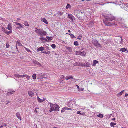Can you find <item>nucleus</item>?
I'll return each mask as SVG.
<instances>
[{
    "instance_id": "obj_1",
    "label": "nucleus",
    "mask_w": 128,
    "mask_h": 128,
    "mask_svg": "<svg viewBox=\"0 0 128 128\" xmlns=\"http://www.w3.org/2000/svg\"><path fill=\"white\" fill-rule=\"evenodd\" d=\"M103 16L105 18V19L103 20V22L106 25L110 26L112 24L115 26H118V24H120L117 20H115L114 22H112L113 20H115V18L111 14L107 15L104 14Z\"/></svg>"
},
{
    "instance_id": "obj_2",
    "label": "nucleus",
    "mask_w": 128,
    "mask_h": 128,
    "mask_svg": "<svg viewBox=\"0 0 128 128\" xmlns=\"http://www.w3.org/2000/svg\"><path fill=\"white\" fill-rule=\"evenodd\" d=\"M50 112L54 111L55 112L59 111L60 107L57 104H53L50 103Z\"/></svg>"
},
{
    "instance_id": "obj_3",
    "label": "nucleus",
    "mask_w": 128,
    "mask_h": 128,
    "mask_svg": "<svg viewBox=\"0 0 128 128\" xmlns=\"http://www.w3.org/2000/svg\"><path fill=\"white\" fill-rule=\"evenodd\" d=\"M35 32L38 34L40 36L42 37L46 36L47 34V32L42 29H38L36 28L34 29Z\"/></svg>"
},
{
    "instance_id": "obj_4",
    "label": "nucleus",
    "mask_w": 128,
    "mask_h": 128,
    "mask_svg": "<svg viewBox=\"0 0 128 128\" xmlns=\"http://www.w3.org/2000/svg\"><path fill=\"white\" fill-rule=\"evenodd\" d=\"M120 6L122 8L126 11H128V4L123 3L120 4Z\"/></svg>"
},
{
    "instance_id": "obj_5",
    "label": "nucleus",
    "mask_w": 128,
    "mask_h": 128,
    "mask_svg": "<svg viewBox=\"0 0 128 128\" xmlns=\"http://www.w3.org/2000/svg\"><path fill=\"white\" fill-rule=\"evenodd\" d=\"M75 103V102L73 101L68 102L67 105L68 107L72 108L73 105Z\"/></svg>"
},
{
    "instance_id": "obj_6",
    "label": "nucleus",
    "mask_w": 128,
    "mask_h": 128,
    "mask_svg": "<svg viewBox=\"0 0 128 128\" xmlns=\"http://www.w3.org/2000/svg\"><path fill=\"white\" fill-rule=\"evenodd\" d=\"M92 43L93 44L96 46L99 47H101V46L98 43L97 40H93Z\"/></svg>"
},
{
    "instance_id": "obj_7",
    "label": "nucleus",
    "mask_w": 128,
    "mask_h": 128,
    "mask_svg": "<svg viewBox=\"0 0 128 128\" xmlns=\"http://www.w3.org/2000/svg\"><path fill=\"white\" fill-rule=\"evenodd\" d=\"M16 25L17 26H19L16 27V29H20L21 28H24V26L22 24L17 22H15Z\"/></svg>"
},
{
    "instance_id": "obj_8",
    "label": "nucleus",
    "mask_w": 128,
    "mask_h": 128,
    "mask_svg": "<svg viewBox=\"0 0 128 128\" xmlns=\"http://www.w3.org/2000/svg\"><path fill=\"white\" fill-rule=\"evenodd\" d=\"M15 92V91L13 90H9V92L7 94V96H9L14 94Z\"/></svg>"
},
{
    "instance_id": "obj_9",
    "label": "nucleus",
    "mask_w": 128,
    "mask_h": 128,
    "mask_svg": "<svg viewBox=\"0 0 128 128\" xmlns=\"http://www.w3.org/2000/svg\"><path fill=\"white\" fill-rule=\"evenodd\" d=\"M8 27L6 28L10 31H12V24H9L8 26Z\"/></svg>"
},
{
    "instance_id": "obj_10",
    "label": "nucleus",
    "mask_w": 128,
    "mask_h": 128,
    "mask_svg": "<svg viewBox=\"0 0 128 128\" xmlns=\"http://www.w3.org/2000/svg\"><path fill=\"white\" fill-rule=\"evenodd\" d=\"M33 63L35 64L38 65L39 67H41L42 66V65L41 64H40L39 62H38V61L34 60H33Z\"/></svg>"
},
{
    "instance_id": "obj_11",
    "label": "nucleus",
    "mask_w": 128,
    "mask_h": 128,
    "mask_svg": "<svg viewBox=\"0 0 128 128\" xmlns=\"http://www.w3.org/2000/svg\"><path fill=\"white\" fill-rule=\"evenodd\" d=\"M28 94L29 96L31 97H32L34 95V92L32 91H28Z\"/></svg>"
},
{
    "instance_id": "obj_12",
    "label": "nucleus",
    "mask_w": 128,
    "mask_h": 128,
    "mask_svg": "<svg viewBox=\"0 0 128 128\" xmlns=\"http://www.w3.org/2000/svg\"><path fill=\"white\" fill-rule=\"evenodd\" d=\"M68 18L70 19L72 21H73V18H74V16H73L71 14H69L68 15Z\"/></svg>"
},
{
    "instance_id": "obj_13",
    "label": "nucleus",
    "mask_w": 128,
    "mask_h": 128,
    "mask_svg": "<svg viewBox=\"0 0 128 128\" xmlns=\"http://www.w3.org/2000/svg\"><path fill=\"white\" fill-rule=\"evenodd\" d=\"M46 38H47L46 42H50L53 39L52 37H50L48 36H47Z\"/></svg>"
},
{
    "instance_id": "obj_14",
    "label": "nucleus",
    "mask_w": 128,
    "mask_h": 128,
    "mask_svg": "<svg viewBox=\"0 0 128 128\" xmlns=\"http://www.w3.org/2000/svg\"><path fill=\"white\" fill-rule=\"evenodd\" d=\"M74 79V78L72 76H68L66 78V79L67 80H68L69 79L72 80Z\"/></svg>"
},
{
    "instance_id": "obj_15",
    "label": "nucleus",
    "mask_w": 128,
    "mask_h": 128,
    "mask_svg": "<svg viewBox=\"0 0 128 128\" xmlns=\"http://www.w3.org/2000/svg\"><path fill=\"white\" fill-rule=\"evenodd\" d=\"M41 21H42L46 24H48V22L45 18L41 19Z\"/></svg>"
},
{
    "instance_id": "obj_16",
    "label": "nucleus",
    "mask_w": 128,
    "mask_h": 128,
    "mask_svg": "<svg viewBox=\"0 0 128 128\" xmlns=\"http://www.w3.org/2000/svg\"><path fill=\"white\" fill-rule=\"evenodd\" d=\"M98 63L99 62L98 61L94 60L93 61V64L92 66H96V64H98Z\"/></svg>"
},
{
    "instance_id": "obj_17",
    "label": "nucleus",
    "mask_w": 128,
    "mask_h": 128,
    "mask_svg": "<svg viewBox=\"0 0 128 128\" xmlns=\"http://www.w3.org/2000/svg\"><path fill=\"white\" fill-rule=\"evenodd\" d=\"M20 113L18 112H17L16 113V116L20 120H22L21 117L20 116Z\"/></svg>"
},
{
    "instance_id": "obj_18",
    "label": "nucleus",
    "mask_w": 128,
    "mask_h": 128,
    "mask_svg": "<svg viewBox=\"0 0 128 128\" xmlns=\"http://www.w3.org/2000/svg\"><path fill=\"white\" fill-rule=\"evenodd\" d=\"M44 47L41 46L37 49L38 52L43 51L44 50Z\"/></svg>"
},
{
    "instance_id": "obj_19",
    "label": "nucleus",
    "mask_w": 128,
    "mask_h": 128,
    "mask_svg": "<svg viewBox=\"0 0 128 128\" xmlns=\"http://www.w3.org/2000/svg\"><path fill=\"white\" fill-rule=\"evenodd\" d=\"M81 112V111H79L77 112V114H78L81 115L82 116H84L86 115V114L84 113V112H82V113Z\"/></svg>"
},
{
    "instance_id": "obj_20",
    "label": "nucleus",
    "mask_w": 128,
    "mask_h": 128,
    "mask_svg": "<svg viewBox=\"0 0 128 128\" xmlns=\"http://www.w3.org/2000/svg\"><path fill=\"white\" fill-rule=\"evenodd\" d=\"M38 100L39 102L41 103L44 101L45 100V99L43 98V99L42 100L39 97H38Z\"/></svg>"
},
{
    "instance_id": "obj_21",
    "label": "nucleus",
    "mask_w": 128,
    "mask_h": 128,
    "mask_svg": "<svg viewBox=\"0 0 128 128\" xmlns=\"http://www.w3.org/2000/svg\"><path fill=\"white\" fill-rule=\"evenodd\" d=\"M81 109L84 110V113L85 114L87 112L88 110L85 107H83L81 108Z\"/></svg>"
},
{
    "instance_id": "obj_22",
    "label": "nucleus",
    "mask_w": 128,
    "mask_h": 128,
    "mask_svg": "<svg viewBox=\"0 0 128 128\" xmlns=\"http://www.w3.org/2000/svg\"><path fill=\"white\" fill-rule=\"evenodd\" d=\"M23 77H24L26 78L28 80H30V76H29L27 74H25L23 75Z\"/></svg>"
},
{
    "instance_id": "obj_23",
    "label": "nucleus",
    "mask_w": 128,
    "mask_h": 128,
    "mask_svg": "<svg viewBox=\"0 0 128 128\" xmlns=\"http://www.w3.org/2000/svg\"><path fill=\"white\" fill-rule=\"evenodd\" d=\"M14 76L18 78H21L23 77V75L18 74H15Z\"/></svg>"
},
{
    "instance_id": "obj_24",
    "label": "nucleus",
    "mask_w": 128,
    "mask_h": 128,
    "mask_svg": "<svg viewBox=\"0 0 128 128\" xmlns=\"http://www.w3.org/2000/svg\"><path fill=\"white\" fill-rule=\"evenodd\" d=\"M125 91L124 90H122V91L120 92L119 94H118L117 96L118 97L120 96L121 95H122L123 93Z\"/></svg>"
},
{
    "instance_id": "obj_25",
    "label": "nucleus",
    "mask_w": 128,
    "mask_h": 128,
    "mask_svg": "<svg viewBox=\"0 0 128 128\" xmlns=\"http://www.w3.org/2000/svg\"><path fill=\"white\" fill-rule=\"evenodd\" d=\"M4 33H5L7 35H8L12 33V31H7V30H6L4 32Z\"/></svg>"
},
{
    "instance_id": "obj_26",
    "label": "nucleus",
    "mask_w": 128,
    "mask_h": 128,
    "mask_svg": "<svg viewBox=\"0 0 128 128\" xmlns=\"http://www.w3.org/2000/svg\"><path fill=\"white\" fill-rule=\"evenodd\" d=\"M90 66V65L89 63L87 62L85 63V67H89Z\"/></svg>"
},
{
    "instance_id": "obj_27",
    "label": "nucleus",
    "mask_w": 128,
    "mask_h": 128,
    "mask_svg": "<svg viewBox=\"0 0 128 128\" xmlns=\"http://www.w3.org/2000/svg\"><path fill=\"white\" fill-rule=\"evenodd\" d=\"M66 48L70 52H72V49L71 48L68 47H66Z\"/></svg>"
},
{
    "instance_id": "obj_28",
    "label": "nucleus",
    "mask_w": 128,
    "mask_h": 128,
    "mask_svg": "<svg viewBox=\"0 0 128 128\" xmlns=\"http://www.w3.org/2000/svg\"><path fill=\"white\" fill-rule=\"evenodd\" d=\"M68 108L67 107H65L63 108L62 110H61L62 112H64L65 110H67Z\"/></svg>"
},
{
    "instance_id": "obj_29",
    "label": "nucleus",
    "mask_w": 128,
    "mask_h": 128,
    "mask_svg": "<svg viewBox=\"0 0 128 128\" xmlns=\"http://www.w3.org/2000/svg\"><path fill=\"white\" fill-rule=\"evenodd\" d=\"M71 6L69 4H68L67 6L66 7V9H68L69 8L70 9L71 8Z\"/></svg>"
},
{
    "instance_id": "obj_30",
    "label": "nucleus",
    "mask_w": 128,
    "mask_h": 128,
    "mask_svg": "<svg viewBox=\"0 0 128 128\" xmlns=\"http://www.w3.org/2000/svg\"><path fill=\"white\" fill-rule=\"evenodd\" d=\"M40 39L42 42H43V40H45L46 42L47 38H40Z\"/></svg>"
},
{
    "instance_id": "obj_31",
    "label": "nucleus",
    "mask_w": 128,
    "mask_h": 128,
    "mask_svg": "<svg viewBox=\"0 0 128 128\" xmlns=\"http://www.w3.org/2000/svg\"><path fill=\"white\" fill-rule=\"evenodd\" d=\"M24 25L26 26H29V25L27 22H25L24 23Z\"/></svg>"
},
{
    "instance_id": "obj_32",
    "label": "nucleus",
    "mask_w": 128,
    "mask_h": 128,
    "mask_svg": "<svg viewBox=\"0 0 128 128\" xmlns=\"http://www.w3.org/2000/svg\"><path fill=\"white\" fill-rule=\"evenodd\" d=\"M24 48L25 50L28 52H32V51H31L30 49L26 48V47H24Z\"/></svg>"
},
{
    "instance_id": "obj_33",
    "label": "nucleus",
    "mask_w": 128,
    "mask_h": 128,
    "mask_svg": "<svg viewBox=\"0 0 128 128\" xmlns=\"http://www.w3.org/2000/svg\"><path fill=\"white\" fill-rule=\"evenodd\" d=\"M86 54L85 52H81V54H80V55L83 56H85L86 55Z\"/></svg>"
},
{
    "instance_id": "obj_34",
    "label": "nucleus",
    "mask_w": 128,
    "mask_h": 128,
    "mask_svg": "<svg viewBox=\"0 0 128 128\" xmlns=\"http://www.w3.org/2000/svg\"><path fill=\"white\" fill-rule=\"evenodd\" d=\"M116 123H114V122H112L110 124V126L111 127L114 126L116 125Z\"/></svg>"
},
{
    "instance_id": "obj_35",
    "label": "nucleus",
    "mask_w": 128,
    "mask_h": 128,
    "mask_svg": "<svg viewBox=\"0 0 128 128\" xmlns=\"http://www.w3.org/2000/svg\"><path fill=\"white\" fill-rule=\"evenodd\" d=\"M32 78L34 80L36 79V74H34L32 75Z\"/></svg>"
},
{
    "instance_id": "obj_36",
    "label": "nucleus",
    "mask_w": 128,
    "mask_h": 128,
    "mask_svg": "<svg viewBox=\"0 0 128 128\" xmlns=\"http://www.w3.org/2000/svg\"><path fill=\"white\" fill-rule=\"evenodd\" d=\"M74 44L76 46H78L79 45V44L77 41L75 42L74 43Z\"/></svg>"
},
{
    "instance_id": "obj_37",
    "label": "nucleus",
    "mask_w": 128,
    "mask_h": 128,
    "mask_svg": "<svg viewBox=\"0 0 128 128\" xmlns=\"http://www.w3.org/2000/svg\"><path fill=\"white\" fill-rule=\"evenodd\" d=\"M76 55H80V54H81V52L76 51Z\"/></svg>"
},
{
    "instance_id": "obj_38",
    "label": "nucleus",
    "mask_w": 128,
    "mask_h": 128,
    "mask_svg": "<svg viewBox=\"0 0 128 128\" xmlns=\"http://www.w3.org/2000/svg\"><path fill=\"white\" fill-rule=\"evenodd\" d=\"M126 50V49L124 48H122L120 49V51L124 52Z\"/></svg>"
},
{
    "instance_id": "obj_39",
    "label": "nucleus",
    "mask_w": 128,
    "mask_h": 128,
    "mask_svg": "<svg viewBox=\"0 0 128 128\" xmlns=\"http://www.w3.org/2000/svg\"><path fill=\"white\" fill-rule=\"evenodd\" d=\"M98 116V117L102 118H103L104 117L103 115L101 114H100Z\"/></svg>"
},
{
    "instance_id": "obj_40",
    "label": "nucleus",
    "mask_w": 128,
    "mask_h": 128,
    "mask_svg": "<svg viewBox=\"0 0 128 128\" xmlns=\"http://www.w3.org/2000/svg\"><path fill=\"white\" fill-rule=\"evenodd\" d=\"M16 43L17 44H18V45L19 46H22V44H21V43L20 42H19L18 41H17Z\"/></svg>"
},
{
    "instance_id": "obj_41",
    "label": "nucleus",
    "mask_w": 128,
    "mask_h": 128,
    "mask_svg": "<svg viewBox=\"0 0 128 128\" xmlns=\"http://www.w3.org/2000/svg\"><path fill=\"white\" fill-rule=\"evenodd\" d=\"M82 38V36L81 35H80L78 36V39L80 40H81V39Z\"/></svg>"
},
{
    "instance_id": "obj_42",
    "label": "nucleus",
    "mask_w": 128,
    "mask_h": 128,
    "mask_svg": "<svg viewBox=\"0 0 128 128\" xmlns=\"http://www.w3.org/2000/svg\"><path fill=\"white\" fill-rule=\"evenodd\" d=\"M85 63H81L80 64V66H81L85 67Z\"/></svg>"
},
{
    "instance_id": "obj_43",
    "label": "nucleus",
    "mask_w": 128,
    "mask_h": 128,
    "mask_svg": "<svg viewBox=\"0 0 128 128\" xmlns=\"http://www.w3.org/2000/svg\"><path fill=\"white\" fill-rule=\"evenodd\" d=\"M45 74L44 73H41L39 74V77H41L42 76H44Z\"/></svg>"
},
{
    "instance_id": "obj_44",
    "label": "nucleus",
    "mask_w": 128,
    "mask_h": 128,
    "mask_svg": "<svg viewBox=\"0 0 128 128\" xmlns=\"http://www.w3.org/2000/svg\"><path fill=\"white\" fill-rule=\"evenodd\" d=\"M52 47L54 49L56 47V45L54 44H52Z\"/></svg>"
},
{
    "instance_id": "obj_45",
    "label": "nucleus",
    "mask_w": 128,
    "mask_h": 128,
    "mask_svg": "<svg viewBox=\"0 0 128 128\" xmlns=\"http://www.w3.org/2000/svg\"><path fill=\"white\" fill-rule=\"evenodd\" d=\"M84 90V88H80L79 90L78 91L79 92H80L81 91H83Z\"/></svg>"
},
{
    "instance_id": "obj_46",
    "label": "nucleus",
    "mask_w": 128,
    "mask_h": 128,
    "mask_svg": "<svg viewBox=\"0 0 128 128\" xmlns=\"http://www.w3.org/2000/svg\"><path fill=\"white\" fill-rule=\"evenodd\" d=\"M71 38H76V37L74 36V35L72 34V35L71 36Z\"/></svg>"
},
{
    "instance_id": "obj_47",
    "label": "nucleus",
    "mask_w": 128,
    "mask_h": 128,
    "mask_svg": "<svg viewBox=\"0 0 128 128\" xmlns=\"http://www.w3.org/2000/svg\"><path fill=\"white\" fill-rule=\"evenodd\" d=\"M2 31L4 32L6 30L3 27H2Z\"/></svg>"
},
{
    "instance_id": "obj_48",
    "label": "nucleus",
    "mask_w": 128,
    "mask_h": 128,
    "mask_svg": "<svg viewBox=\"0 0 128 128\" xmlns=\"http://www.w3.org/2000/svg\"><path fill=\"white\" fill-rule=\"evenodd\" d=\"M121 40L120 42V43L122 44H123V40L122 39V37L121 38Z\"/></svg>"
},
{
    "instance_id": "obj_49",
    "label": "nucleus",
    "mask_w": 128,
    "mask_h": 128,
    "mask_svg": "<svg viewBox=\"0 0 128 128\" xmlns=\"http://www.w3.org/2000/svg\"><path fill=\"white\" fill-rule=\"evenodd\" d=\"M58 14L60 15V16H62L63 14V13H62L61 12H59L58 13Z\"/></svg>"
},
{
    "instance_id": "obj_50",
    "label": "nucleus",
    "mask_w": 128,
    "mask_h": 128,
    "mask_svg": "<svg viewBox=\"0 0 128 128\" xmlns=\"http://www.w3.org/2000/svg\"><path fill=\"white\" fill-rule=\"evenodd\" d=\"M10 45L9 44H6V47L7 48H8L9 47Z\"/></svg>"
},
{
    "instance_id": "obj_51",
    "label": "nucleus",
    "mask_w": 128,
    "mask_h": 128,
    "mask_svg": "<svg viewBox=\"0 0 128 128\" xmlns=\"http://www.w3.org/2000/svg\"><path fill=\"white\" fill-rule=\"evenodd\" d=\"M76 87H77V88L78 89V90H79L80 88H79V86L78 85H76Z\"/></svg>"
},
{
    "instance_id": "obj_52",
    "label": "nucleus",
    "mask_w": 128,
    "mask_h": 128,
    "mask_svg": "<svg viewBox=\"0 0 128 128\" xmlns=\"http://www.w3.org/2000/svg\"><path fill=\"white\" fill-rule=\"evenodd\" d=\"M42 52V53H43L46 54H48V53H47V52Z\"/></svg>"
},
{
    "instance_id": "obj_53",
    "label": "nucleus",
    "mask_w": 128,
    "mask_h": 128,
    "mask_svg": "<svg viewBox=\"0 0 128 128\" xmlns=\"http://www.w3.org/2000/svg\"><path fill=\"white\" fill-rule=\"evenodd\" d=\"M72 108H68L67 109V110H72Z\"/></svg>"
},
{
    "instance_id": "obj_54",
    "label": "nucleus",
    "mask_w": 128,
    "mask_h": 128,
    "mask_svg": "<svg viewBox=\"0 0 128 128\" xmlns=\"http://www.w3.org/2000/svg\"><path fill=\"white\" fill-rule=\"evenodd\" d=\"M16 48L17 49V50H18V47H17V44H16Z\"/></svg>"
},
{
    "instance_id": "obj_55",
    "label": "nucleus",
    "mask_w": 128,
    "mask_h": 128,
    "mask_svg": "<svg viewBox=\"0 0 128 128\" xmlns=\"http://www.w3.org/2000/svg\"><path fill=\"white\" fill-rule=\"evenodd\" d=\"M38 108H36V109H35V111L36 112V113H37V112H38L36 110V109H38Z\"/></svg>"
},
{
    "instance_id": "obj_56",
    "label": "nucleus",
    "mask_w": 128,
    "mask_h": 128,
    "mask_svg": "<svg viewBox=\"0 0 128 128\" xmlns=\"http://www.w3.org/2000/svg\"><path fill=\"white\" fill-rule=\"evenodd\" d=\"M128 96V94H125V96L126 97L127 96Z\"/></svg>"
},
{
    "instance_id": "obj_57",
    "label": "nucleus",
    "mask_w": 128,
    "mask_h": 128,
    "mask_svg": "<svg viewBox=\"0 0 128 128\" xmlns=\"http://www.w3.org/2000/svg\"><path fill=\"white\" fill-rule=\"evenodd\" d=\"M72 34L71 33H70V34H69L70 36H71L72 35Z\"/></svg>"
},
{
    "instance_id": "obj_58",
    "label": "nucleus",
    "mask_w": 128,
    "mask_h": 128,
    "mask_svg": "<svg viewBox=\"0 0 128 128\" xmlns=\"http://www.w3.org/2000/svg\"><path fill=\"white\" fill-rule=\"evenodd\" d=\"M6 125H7L6 124H3V126H6Z\"/></svg>"
},
{
    "instance_id": "obj_59",
    "label": "nucleus",
    "mask_w": 128,
    "mask_h": 128,
    "mask_svg": "<svg viewBox=\"0 0 128 128\" xmlns=\"http://www.w3.org/2000/svg\"><path fill=\"white\" fill-rule=\"evenodd\" d=\"M116 120V118H113L112 119V120Z\"/></svg>"
},
{
    "instance_id": "obj_60",
    "label": "nucleus",
    "mask_w": 128,
    "mask_h": 128,
    "mask_svg": "<svg viewBox=\"0 0 128 128\" xmlns=\"http://www.w3.org/2000/svg\"><path fill=\"white\" fill-rule=\"evenodd\" d=\"M47 52V53H48V54H50V51H49V52Z\"/></svg>"
},
{
    "instance_id": "obj_61",
    "label": "nucleus",
    "mask_w": 128,
    "mask_h": 128,
    "mask_svg": "<svg viewBox=\"0 0 128 128\" xmlns=\"http://www.w3.org/2000/svg\"><path fill=\"white\" fill-rule=\"evenodd\" d=\"M64 76H62V78H64Z\"/></svg>"
},
{
    "instance_id": "obj_62",
    "label": "nucleus",
    "mask_w": 128,
    "mask_h": 128,
    "mask_svg": "<svg viewBox=\"0 0 128 128\" xmlns=\"http://www.w3.org/2000/svg\"><path fill=\"white\" fill-rule=\"evenodd\" d=\"M112 2H107L106 3V4H109V3H112Z\"/></svg>"
},
{
    "instance_id": "obj_63",
    "label": "nucleus",
    "mask_w": 128,
    "mask_h": 128,
    "mask_svg": "<svg viewBox=\"0 0 128 128\" xmlns=\"http://www.w3.org/2000/svg\"><path fill=\"white\" fill-rule=\"evenodd\" d=\"M68 32H70V30H68Z\"/></svg>"
},
{
    "instance_id": "obj_64",
    "label": "nucleus",
    "mask_w": 128,
    "mask_h": 128,
    "mask_svg": "<svg viewBox=\"0 0 128 128\" xmlns=\"http://www.w3.org/2000/svg\"><path fill=\"white\" fill-rule=\"evenodd\" d=\"M112 114H110V116H109V117H110L111 116H112Z\"/></svg>"
}]
</instances>
